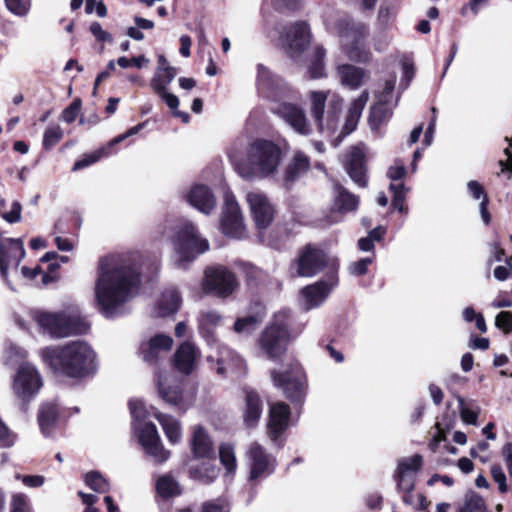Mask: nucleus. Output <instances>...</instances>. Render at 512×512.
I'll return each mask as SVG.
<instances>
[{
	"label": "nucleus",
	"instance_id": "nucleus-1",
	"mask_svg": "<svg viewBox=\"0 0 512 512\" xmlns=\"http://www.w3.org/2000/svg\"><path fill=\"white\" fill-rule=\"evenodd\" d=\"M40 355L53 374L59 377L81 381L97 372V355L83 340L44 347Z\"/></svg>",
	"mask_w": 512,
	"mask_h": 512
},
{
	"label": "nucleus",
	"instance_id": "nucleus-2",
	"mask_svg": "<svg viewBox=\"0 0 512 512\" xmlns=\"http://www.w3.org/2000/svg\"><path fill=\"white\" fill-rule=\"evenodd\" d=\"M106 260L102 259L99 263L95 300L99 311L110 318L127 301L131 290L139 286L141 276L132 265L107 268Z\"/></svg>",
	"mask_w": 512,
	"mask_h": 512
},
{
	"label": "nucleus",
	"instance_id": "nucleus-3",
	"mask_svg": "<svg viewBox=\"0 0 512 512\" xmlns=\"http://www.w3.org/2000/svg\"><path fill=\"white\" fill-rule=\"evenodd\" d=\"M169 236L178 255V266L186 269L197 257L209 250V241L203 238L197 226L185 219L165 217L156 226L153 237L160 240Z\"/></svg>",
	"mask_w": 512,
	"mask_h": 512
},
{
	"label": "nucleus",
	"instance_id": "nucleus-4",
	"mask_svg": "<svg viewBox=\"0 0 512 512\" xmlns=\"http://www.w3.org/2000/svg\"><path fill=\"white\" fill-rule=\"evenodd\" d=\"M281 155L280 147L273 141L257 139L249 146L248 162L238 165V171L246 179L267 177L276 171Z\"/></svg>",
	"mask_w": 512,
	"mask_h": 512
},
{
	"label": "nucleus",
	"instance_id": "nucleus-5",
	"mask_svg": "<svg viewBox=\"0 0 512 512\" xmlns=\"http://www.w3.org/2000/svg\"><path fill=\"white\" fill-rule=\"evenodd\" d=\"M333 30L348 41L344 51L351 61L366 64L371 60L372 53L365 43L369 36L367 24L355 21L349 15H341L333 21Z\"/></svg>",
	"mask_w": 512,
	"mask_h": 512
},
{
	"label": "nucleus",
	"instance_id": "nucleus-6",
	"mask_svg": "<svg viewBox=\"0 0 512 512\" xmlns=\"http://www.w3.org/2000/svg\"><path fill=\"white\" fill-rule=\"evenodd\" d=\"M292 317L288 311L282 310L275 313L261 332L259 346L271 360H277L287 351L292 340Z\"/></svg>",
	"mask_w": 512,
	"mask_h": 512
},
{
	"label": "nucleus",
	"instance_id": "nucleus-7",
	"mask_svg": "<svg viewBox=\"0 0 512 512\" xmlns=\"http://www.w3.org/2000/svg\"><path fill=\"white\" fill-rule=\"evenodd\" d=\"M273 385L282 390L284 396L294 405H302L308 388L307 376L297 361L287 365L283 371L271 370Z\"/></svg>",
	"mask_w": 512,
	"mask_h": 512
},
{
	"label": "nucleus",
	"instance_id": "nucleus-8",
	"mask_svg": "<svg viewBox=\"0 0 512 512\" xmlns=\"http://www.w3.org/2000/svg\"><path fill=\"white\" fill-rule=\"evenodd\" d=\"M239 287L236 274L227 266L213 264L204 269L201 288L206 295L227 299L236 293Z\"/></svg>",
	"mask_w": 512,
	"mask_h": 512
},
{
	"label": "nucleus",
	"instance_id": "nucleus-9",
	"mask_svg": "<svg viewBox=\"0 0 512 512\" xmlns=\"http://www.w3.org/2000/svg\"><path fill=\"white\" fill-rule=\"evenodd\" d=\"M328 266L326 252L308 243L298 250L297 257L291 261L289 271L294 277L311 278L323 272Z\"/></svg>",
	"mask_w": 512,
	"mask_h": 512
},
{
	"label": "nucleus",
	"instance_id": "nucleus-10",
	"mask_svg": "<svg viewBox=\"0 0 512 512\" xmlns=\"http://www.w3.org/2000/svg\"><path fill=\"white\" fill-rule=\"evenodd\" d=\"M256 87L263 97L275 102L291 99L295 92L282 77L261 63L257 65Z\"/></svg>",
	"mask_w": 512,
	"mask_h": 512
},
{
	"label": "nucleus",
	"instance_id": "nucleus-11",
	"mask_svg": "<svg viewBox=\"0 0 512 512\" xmlns=\"http://www.w3.org/2000/svg\"><path fill=\"white\" fill-rule=\"evenodd\" d=\"M252 219L258 231H265L273 223L277 210L267 195L260 192H249L246 196Z\"/></svg>",
	"mask_w": 512,
	"mask_h": 512
},
{
	"label": "nucleus",
	"instance_id": "nucleus-12",
	"mask_svg": "<svg viewBox=\"0 0 512 512\" xmlns=\"http://www.w3.org/2000/svg\"><path fill=\"white\" fill-rule=\"evenodd\" d=\"M291 410L285 402H276L270 406L267 423V434L271 441L279 447L284 446V433L289 427Z\"/></svg>",
	"mask_w": 512,
	"mask_h": 512
},
{
	"label": "nucleus",
	"instance_id": "nucleus-13",
	"mask_svg": "<svg viewBox=\"0 0 512 512\" xmlns=\"http://www.w3.org/2000/svg\"><path fill=\"white\" fill-rule=\"evenodd\" d=\"M325 278L302 289V294L310 307L321 305L327 299L332 289L338 285V267L332 265Z\"/></svg>",
	"mask_w": 512,
	"mask_h": 512
},
{
	"label": "nucleus",
	"instance_id": "nucleus-14",
	"mask_svg": "<svg viewBox=\"0 0 512 512\" xmlns=\"http://www.w3.org/2000/svg\"><path fill=\"white\" fill-rule=\"evenodd\" d=\"M41 386V376L35 367L29 364L19 367L13 382V389L18 398L29 401Z\"/></svg>",
	"mask_w": 512,
	"mask_h": 512
},
{
	"label": "nucleus",
	"instance_id": "nucleus-15",
	"mask_svg": "<svg viewBox=\"0 0 512 512\" xmlns=\"http://www.w3.org/2000/svg\"><path fill=\"white\" fill-rule=\"evenodd\" d=\"M220 229L224 235L234 238H240L244 231L241 209L233 195L225 197Z\"/></svg>",
	"mask_w": 512,
	"mask_h": 512
},
{
	"label": "nucleus",
	"instance_id": "nucleus-16",
	"mask_svg": "<svg viewBox=\"0 0 512 512\" xmlns=\"http://www.w3.org/2000/svg\"><path fill=\"white\" fill-rule=\"evenodd\" d=\"M249 480L256 481L271 475L276 467V459L266 452L259 443H253L248 451Z\"/></svg>",
	"mask_w": 512,
	"mask_h": 512
},
{
	"label": "nucleus",
	"instance_id": "nucleus-17",
	"mask_svg": "<svg viewBox=\"0 0 512 512\" xmlns=\"http://www.w3.org/2000/svg\"><path fill=\"white\" fill-rule=\"evenodd\" d=\"M148 120L141 122L131 128H129L125 133L118 135L113 138L106 146L101 147L91 153L84 154L80 159L76 160L72 170L79 171L82 170L96 162H98L101 158L107 157L115 152L114 147L120 142L124 141L130 136L136 135L139 133L144 127L147 125Z\"/></svg>",
	"mask_w": 512,
	"mask_h": 512
},
{
	"label": "nucleus",
	"instance_id": "nucleus-18",
	"mask_svg": "<svg viewBox=\"0 0 512 512\" xmlns=\"http://www.w3.org/2000/svg\"><path fill=\"white\" fill-rule=\"evenodd\" d=\"M422 466L423 457L420 454L401 459L394 474L397 489L412 492L415 489V474L421 470Z\"/></svg>",
	"mask_w": 512,
	"mask_h": 512
},
{
	"label": "nucleus",
	"instance_id": "nucleus-19",
	"mask_svg": "<svg viewBox=\"0 0 512 512\" xmlns=\"http://www.w3.org/2000/svg\"><path fill=\"white\" fill-rule=\"evenodd\" d=\"M343 166L352 181L361 188L368 184L367 160L365 152L357 146H352L344 155Z\"/></svg>",
	"mask_w": 512,
	"mask_h": 512
},
{
	"label": "nucleus",
	"instance_id": "nucleus-20",
	"mask_svg": "<svg viewBox=\"0 0 512 512\" xmlns=\"http://www.w3.org/2000/svg\"><path fill=\"white\" fill-rule=\"evenodd\" d=\"M310 26L306 21L293 23L285 33L287 54L294 58L302 54L311 42Z\"/></svg>",
	"mask_w": 512,
	"mask_h": 512
},
{
	"label": "nucleus",
	"instance_id": "nucleus-21",
	"mask_svg": "<svg viewBox=\"0 0 512 512\" xmlns=\"http://www.w3.org/2000/svg\"><path fill=\"white\" fill-rule=\"evenodd\" d=\"M200 358L199 348L190 341H184L175 350L171 362L177 372L188 376L194 372Z\"/></svg>",
	"mask_w": 512,
	"mask_h": 512
},
{
	"label": "nucleus",
	"instance_id": "nucleus-22",
	"mask_svg": "<svg viewBox=\"0 0 512 512\" xmlns=\"http://www.w3.org/2000/svg\"><path fill=\"white\" fill-rule=\"evenodd\" d=\"M139 442L145 452L154 457L159 463L168 460L170 451L166 450L161 442L157 427L153 422H146L139 432Z\"/></svg>",
	"mask_w": 512,
	"mask_h": 512
},
{
	"label": "nucleus",
	"instance_id": "nucleus-23",
	"mask_svg": "<svg viewBox=\"0 0 512 512\" xmlns=\"http://www.w3.org/2000/svg\"><path fill=\"white\" fill-rule=\"evenodd\" d=\"M272 112L283 118L298 133L308 135L311 132L305 113L299 105L281 100Z\"/></svg>",
	"mask_w": 512,
	"mask_h": 512
},
{
	"label": "nucleus",
	"instance_id": "nucleus-24",
	"mask_svg": "<svg viewBox=\"0 0 512 512\" xmlns=\"http://www.w3.org/2000/svg\"><path fill=\"white\" fill-rule=\"evenodd\" d=\"M190 450L196 460H216L214 443L201 425L194 428L190 438Z\"/></svg>",
	"mask_w": 512,
	"mask_h": 512
},
{
	"label": "nucleus",
	"instance_id": "nucleus-25",
	"mask_svg": "<svg viewBox=\"0 0 512 512\" xmlns=\"http://www.w3.org/2000/svg\"><path fill=\"white\" fill-rule=\"evenodd\" d=\"M310 158L301 151L296 152L283 174V187L291 190L294 184L310 170Z\"/></svg>",
	"mask_w": 512,
	"mask_h": 512
},
{
	"label": "nucleus",
	"instance_id": "nucleus-26",
	"mask_svg": "<svg viewBox=\"0 0 512 512\" xmlns=\"http://www.w3.org/2000/svg\"><path fill=\"white\" fill-rule=\"evenodd\" d=\"M243 423L247 428L258 425L263 412V401L259 393L252 388L244 389Z\"/></svg>",
	"mask_w": 512,
	"mask_h": 512
},
{
	"label": "nucleus",
	"instance_id": "nucleus-27",
	"mask_svg": "<svg viewBox=\"0 0 512 512\" xmlns=\"http://www.w3.org/2000/svg\"><path fill=\"white\" fill-rule=\"evenodd\" d=\"M172 346V337L166 334H156L149 341L141 344L140 354L146 363L155 365L158 362L160 352L169 351Z\"/></svg>",
	"mask_w": 512,
	"mask_h": 512
},
{
	"label": "nucleus",
	"instance_id": "nucleus-28",
	"mask_svg": "<svg viewBox=\"0 0 512 512\" xmlns=\"http://www.w3.org/2000/svg\"><path fill=\"white\" fill-rule=\"evenodd\" d=\"M8 250L4 244L0 243V275L4 281H8L9 260H15L18 266L25 256L23 241L18 238H8Z\"/></svg>",
	"mask_w": 512,
	"mask_h": 512
},
{
	"label": "nucleus",
	"instance_id": "nucleus-29",
	"mask_svg": "<svg viewBox=\"0 0 512 512\" xmlns=\"http://www.w3.org/2000/svg\"><path fill=\"white\" fill-rule=\"evenodd\" d=\"M62 409L57 403L41 404L37 413V421L43 435L50 436L62 418Z\"/></svg>",
	"mask_w": 512,
	"mask_h": 512
},
{
	"label": "nucleus",
	"instance_id": "nucleus-30",
	"mask_svg": "<svg viewBox=\"0 0 512 512\" xmlns=\"http://www.w3.org/2000/svg\"><path fill=\"white\" fill-rule=\"evenodd\" d=\"M187 199L190 205L206 215L210 214L216 206V198L212 190L204 184L193 186Z\"/></svg>",
	"mask_w": 512,
	"mask_h": 512
},
{
	"label": "nucleus",
	"instance_id": "nucleus-31",
	"mask_svg": "<svg viewBox=\"0 0 512 512\" xmlns=\"http://www.w3.org/2000/svg\"><path fill=\"white\" fill-rule=\"evenodd\" d=\"M156 387L158 396L168 405L184 410V390L180 384H166L160 373L156 374Z\"/></svg>",
	"mask_w": 512,
	"mask_h": 512
},
{
	"label": "nucleus",
	"instance_id": "nucleus-32",
	"mask_svg": "<svg viewBox=\"0 0 512 512\" xmlns=\"http://www.w3.org/2000/svg\"><path fill=\"white\" fill-rule=\"evenodd\" d=\"M63 312H37L34 319L37 324L54 338H63Z\"/></svg>",
	"mask_w": 512,
	"mask_h": 512
},
{
	"label": "nucleus",
	"instance_id": "nucleus-33",
	"mask_svg": "<svg viewBox=\"0 0 512 512\" xmlns=\"http://www.w3.org/2000/svg\"><path fill=\"white\" fill-rule=\"evenodd\" d=\"M222 317L217 311H204L198 318V330L200 335L212 344L216 342L215 328L221 323Z\"/></svg>",
	"mask_w": 512,
	"mask_h": 512
},
{
	"label": "nucleus",
	"instance_id": "nucleus-34",
	"mask_svg": "<svg viewBox=\"0 0 512 512\" xmlns=\"http://www.w3.org/2000/svg\"><path fill=\"white\" fill-rule=\"evenodd\" d=\"M337 74L342 85L355 90L362 85L365 71L363 68L352 64H341L337 67Z\"/></svg>",
	"mask_w": 512,
	"mask_h": 512
},
{
	"label": "nucleus",
	"instance_id": "nucleus-35",
	"mask_svg": "<svg viewBox=\"0 0 512 512\" xmlns=\"http://www.w3.org/2000/svg\"><path fill=\"white\" fill-rule=\"evenodd\" d=\"M150 409L152 410L153 416L158 420V422L162 426L163 431L167 439L170 441V443L176 444L177 442H179L181 438V429L179 422L173 419L172 416L160 412L154 406H151Z\"/></svg>",
	"mask_w": 512,
	"mask_h": 512
},
{
	"label": "nucleus",
	"instance_id": "nucleus-36",
	"mask_svg": "<svg viewBox=\"0 0 512 512\" xmlns=\"http://www.w3.org/2000/svg\"><path fill=\"white\" fill-rule=\"evenodd\" d=\"M215 461L216 460H202L199 465L190 467V478L199 480L205 484L214 482L219 474V468L215 464Z\"/></svg>",
	"mask_w": 512,
	"mask_h": 512
},
{
	"label": "nucleus",
	"instance_id": "nucleus-37",
	"mask_svg": "<svg viewBox=\"0 0 512 512\" xmlns=\"http://www.w3.org/2000/svg\"><path fill=\"white\" fill-rule=\"evenodd\" d=\"M90 330V323L81 316L67 315L63 316V338L69 336L85 335Z\"/></svg>",
	"mask_w": 512,
	"mask_h": 512
},
{
	"label": "nucleus",
	"instance_id": "nucleus-38",
	"mask_svg": "<svg viewBox=\"0 0 512 512\" xmlns=\"http://www.w3.org/2000/svg\"><path fill=\"white\" fill-rule=\"evenodd\" d=\"M392 116V110L387 102L380 101L370 108L368 122L372 131H378Z\"/></svg>",
	"mask_w": 512,
	"mask_h": 512
},
{
	"label": "nucleus",
	"instance_id": "nucleus-39",
	"mask_svg": "<svg viewBox=\"0 0 512 512\" xmlns=\"http://www.w3.org/2000/svg\"><path fill=\"white\" fill-rule=\"evenodd\" d=\"M334 206L340 213L356 211L359 206V197L340 185L337 187Z\"/></svg>",
	"mask_w": 512,
	"mask_h": 512
},
{
	"label": "nucleus",
	"instance_id": "nucleus-40",
	"mask_svg": "<svg viewBox=\"0 0 512 512\" xmlns=\"http://www.w3.org/2000/svg\"><path fill=\"white\" fill-rule=\"evenodd\" d=\"M181 306V296L176 290L165 291L158 303V315L167 317L175 314Z\"/></svg>",
	"mask_w": 512,
	"mask_h": 512
},
{
	"label": "nucleus",
	"instance_id": "nucleus-41",
	"mask_svg": "<svg viewBox=\"0 0 512 512\" xmlns=\"http://www.w3.org/2000/svg\"><path fill=\"white\" fill-rule=\"evenodd\" d=\"M325 57V48L322 45L316 46L307 68V73L310 79H320L326 77L324 63Z\"/></svg>",
	"mask_w": 512,
	"mask_h": 512
},
{
	"label": "nucleus",
	"instance_id": "nucleus-42",
	"mask_svg": "<svg viewBox=\"0 0 512 512\" xmlns=\"http://www.w3.org/2000/svg\"><path fill=\"white\" fill-rule=\"evenodd\" d=\"M327 96L322 91H314L311 94V116L320 132L324 130V113Z\"/></svg>",
	"mask_w": 512,
	"mask_h": 512
},
{
	"label": "nucleus",
	"instance_id": "nucleus-43",
	"mask_svg": "<svg viewBox=\"0 0 512 512\" xmlns=\"http://www.w3.org/2000/svg\"><path fill=\"white\" fill-rule=\"evenodd\" d=\"M156 491L163 499H170L182 494V489L179 483L169 475L161 476L157 480Z\"/></svg>",
	"mask_w": 512,
	"mask_h": 512
},
{
	"label": "nucleus",
	"instance_id": "nucleus-44",
	"mask_svg": "<svg viewBox=\"0 0 512 512\" xmlns=\"http://www.w3.org/2000/svg\"><path fill=\"white\" fill-rule=\"evenodd\" d=\"M84 483L97 493H107L110 491L109 481L97 470L87 472L84 475Z\"/></svg>",
	"mask_w": 512,
	"mask_h": 512
},
{
	"label": "nucleus",
	"instance_id": "nucleus-45",
	"mask_svg": "<svg viewBox=\"0 0 512 512\" xmlns=\"http://www.w3.org/2000/svg\"><path fill=\"white\" fill-rule=\"evenodd\" d=\"M219 459L221 464L225 467L228 474L235 473L237 469V460L234 453V448L229 443H221L219 446Z\"/></svg>",
	"mask_w": 512,
	"mask_h": 512
},
{
	"label": "nucleus",
	"instance_id": "nucleus-46",
	"mask_svg": "<svg viewBox=\"0 0 512 512\" xmlns=\"http://www.w3.org/2000/svg\"><path fill=\"white\" fill-rule=\"evenodd\" d=\"M390 190L393 192L391 207L400 213H406L408 208L405 205L406 187L403 183L390 184Z\"/></svg>",
	"mask_w": 512,
	"mask_h": 512
},
{
	"label": "nucleus",
	"instance_id": "nucleus-47",
	"mask_svg": "<svg viewBox=\"0 0 512 512\" xmlns=\"http://www.w3.org/2000/svg\"><path fill=\"white\" fill-rule=\"evenodd\" d=\"M63 138V130L59 125L46 128L43 134L42 147L45 151H50Z\"/></svg>",
	"mask_w": 512,
	"mask_h": 512
},
{
	"label": "nucleus",
	"instance_id": "nucleus-48",
	"mask_svg": "<svg viewBox=\"0 0 512 512\" xmlns=\"http://www.w3.org/2000/svg\"><path fill=\"white\" fill-rule=\"evenodd\" d=\"M457 401L462 421L469 425H476L480 413L479 407L476 410L468 407L465 399L460 395L457 396Z\"/></svg>",
	"mask_w": 512,
	"mask_h": 512
},
{
	"label": "nucleus",
	"instance_id": "nucleus-49",
	"mask_svg": "<svg viewBox=\"0 0 512 512\" xmlns=\"http://www.w3.org/2000/svg\"><path fill=\"white\" fill-rule=\"evenodd\" d=\"M263 315H248L245 317L237 318L234 322V330L238 333L244 331H252L256 326L262 322Z\"/></svg>",
	"mask_w": 512,
	"mask_h": 512
},
{
	"label": "nucleus",
	"instance_id": "nucleus-50",
	"mask_svg": "<svg viewBox=\"0 0 512 512\" xmlns=\"http://www.w3.org/2000/svg\"><path fill=\"white\" fill-rule=\"evenodd\" d=\"M6 207V200L0 197V216L10 224L17 223L21 220L22 206L20 202L14 201L9 212H3Z\"/></svg>",
	"mask_w": 512,
	"mask_h": 512
},
{
	"label": "nucleus",
	"instance_id": "nucleus-51",
	"mask_svg": "<svg viewBox=\"0 0 512 512\" xmlns=\"http://www.w3.org/2000/svg\"><path fill=\"white\" fill-rule=\"evenodd\" d=\"M342 104L340 100H331L328 104L326 126L328 130H335L339 114L341 112Z\"/></svg>",
	"mask_w": 512,
	"mask_h": 512
},
{
	"label": "nucleus",
	"instance_id": "nucleus-52",
	"mask_svg": "<svg viewBox=\"0 0 512 512\" xmlns=\"http://www.w3.org/2000/svg\"><path fill=\"white\" fill-rule=\"evenodd\" d=\"M128 406L132 417L138 421H144L150 414L145 403L140 399L129 400Z\"/></svg>",
	"mask_w": 512,
	"mask_h": 512
},
{
	"label": "nucleus",
	"instance_id": "nucleus-53",
	"mask_svg": "<svg viewBox=\"0 0 512 512\" xmlns=\"http://www.w3.org/2000/svg\"><path fill=\"white\" fill-rule=\"evenodd\" d=\"M461 512H486V505L484 499L473 493L469 499L466 500L465 506Z\"/></svg>",
	"mask_w": 512,
	"mask_h": 512
},
{
	"label": "nucleus",
	"instance_id": "nucleus-54",
	"mask_svg": "<svg viewBox=\"0 0 512 512\" xmlns=\"http://www.w3.org/2000/svg\"><path fill=\"white\" fill-rule=\"evenodd\" d=\"M374 257L361 258L349 265V272L354 276H364L368 272L369 266L373 263Z\"/></svg>",
	"mask_w": 512,
	"mask_h": 512
},
{
	"label": "nucleus",
	"instance_id": "nucleus-55",
	"mask_svg": "<svg viewBox=\"0 0 512 512\" xmlns=\"http://www.w3.org/2000/svg\"><path fill=\"white\" fill-rule=\"evenodd\" d=\"M5 5L11 13L17 16L26 15L30 7L27 0H5Z\"/></svg>",
	"mask_w": 512,
	"mask_h": 512
},
{
	"label": "nucleus",
	"instance_id": "nucleus-56",
	"mask_svg": "<svg viewBox=\"0 0 512 512\" xmlns=\"http://www.w3.org/2000/svg\"><path fill=\"white\" fill-rule=\"evenodd\" d=\"M81 99L80 98H75L71 104L66 107L63 112H62V118L65 122L67 123H73L79 112H80V109H81Z\"/></svg>",
	"mask_w": 512,
	"mask_h": 512
},
{
	"label": "nucleus",
	"instance_id": "nucleus-57",
	"mask_svg": "<svg viewBox=\"0 0 512 512\" xmlns=\"http://www.w3.org/2000/svg\"><path fill=\"white\" fill-rule=\"evenodd\" d=\"M495 325L501 329L504 333L508 334L512 332V312L501 311L498 313L495 319Z\"/></svg>",
	"mask_w": 512,
	"mask_h": 512
},
{
	"label": "nucleus",
	"instance_id": "nucleus-58",
	"mask_svg": "<svg viewBox=\"0 0 512 512\" xmlns=\"http://www.w3.org/2000/svg\"><path fill=\"white\" fill-rule=\"evenodd\" d=\"M145 63H148V59L144 55L132 57L131 59H128L125 56H121L117 59V64L123 69L129 67H136L140 69Z\"/></svg>",
	"mask_w": 512,
	"mask_h": 512
},
{
	"label": "nucleus",
	"instance_id": "nucleus-59",
	"mask_svg": "<svg viewBox=\"0 0 512 512\" xmlns=\"http://www.w3.org/2000/svg\"><path fill=\"white\" fill-rule=\"evenodd\" d=\"M367 100L368 92L363 91L361 95L353 101L351 107L349 108L348 112H350L351 118H356V120L360 118L362 110L364 109Z\"/></svg>",
	"mask_w": 512,
	"mask_h": 512
},
{
	"label": "nucleus",
	"instance_id": "nucleus-60",
	"mask_svg": "<svg viewBox=\"0 0 512 512\" xmlns=\"http://www.w3.org/2000/svg\"><path fill=\"white\" fill-rule=\"evenodd\" d=\"M200 512H230V508L219 499L207 500L201 504Z\"/></svg>",
	"mask_w": 512,
	"mask_h": 512
},
{
	"label": "nucleus",
	"instance_id": "nucleus-61",
	"mask_svg": "<svg viewBox=\"0 0 512 512\" xmlns=\"http://www.w3.org/2000/svg\"><path fill=\"white\" fill-rule=\"evenodd\" d=\"M302 0H277L276 10L280 13H292L300 10Z\"/></svg>",
	"mask_w": 512,
	"mask_h": 512
},
{
	"label": "nucleus",
	"instance_id": "nucleus-62",
	"mask_svg": "<svg viewBox=\"0 0 512 512\" xmlns=\"http://www.w3.org/2000/svg\"><path fill=\"white\" fill-rule=\"evenodd\" d=\"M10 512H30V506L24 494L13 495Z\"/></svg>",
	"mask_w": 512,
	"mask_h": 512
},
{
	"label": "nucleus",
	"instance_id": "nucleus-63",
	"mask_svg": "<svg viewBox=\"0 0 512 512\" xmlns=\"http://www.w3.org/2000/svg\"><path fill=\"white\" fill-rule=\"evenodd\" d=\"M491 475L493 480L498 483L499 491L501 493H506L508 490L506 475L504 474L502 468L499 465H493L491 467Z\"/></svg>",
	"mask_w": 512,
	"mask_h": 512
},
{
	"label": "nucleus",
	"instance_id": "nucleus-64",
	"mask_svg": "<svg viewBox=\"0 0 512 512\" xmlns=\"http://www.w3.org/2000/svg\"><path fill=\"white\" fill-rule=\"evenodd\" d=\"M90 32L94 35L97 41L106 42L111 41L112 37L107 31L102 29V26L98 22H92L90 25Z\"/></svg>",
	"mask_w": 512,
	"mask_h": 512
}]
</instances>
